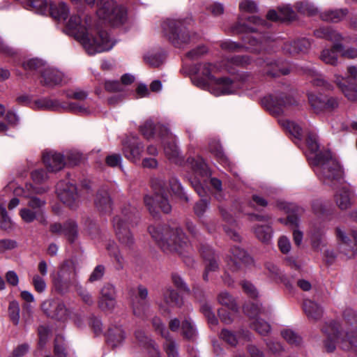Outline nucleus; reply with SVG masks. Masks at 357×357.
Wrapping results in <instances>:
<instances>
[{
    "mask_svg": "<svg viewBox=\"0 0 357 357\" xmlns=\"http://www.w3.org/2000/svg\"><path fill=\"white\" fill-rule=\"evenodd\" d=\"M193 70L195 75L191 78L192 83L215 96L235 93L253 79L252 75L248 72L238 73L234 79L226 77L216 79L213 74L219 71L220 68L217 65L210 63L197 64L194 66Z\"/></svg>",
    "mask_w": 357,
    "mask_h": 357,
    "instance_id": "1",
    "label": "nucleus"
},
{
    "mask_svg": "<svg viewBox=\"0 0 357 357\" xmlns=\"http://www.w3.org/2000/svg\"><path fill=\"white\" fill-rule=\"evenodd\" d=\"M66 29L68 34L79 41L89 55L109 51L116 44L106 31L98 25L93 26L90 18L83 23L79 15H72L66 22Z\"/></svg>",
    "mask_w": 357,
    "mask_h": 357,
    "instance_id": "2",
    "label": "nucleus"
},
{
    "mask_svg": "<svg viewBox=\"0 0 357 357\" xmlns=\"http://www.w3.org/2000/svg\"><path fill=\"white\" fill-rule=\"evenodd\" d=\"M148 230L165 252H177L183 257L188 266H192L194 259L190 256L192 248L181 228H171L167 225H151Z\"/></svg>",
    "mask_w": 357,
    "mask_h": 357,
    "instance_id": "3",
    "label": "nucleus"
},
{
    "mask_svg": "<svg viewBox=\"0 0 357 357\" xmlns=\"http://www.w3.org/2000/svg\"><path fill=\"white\" fill-rule=\"evenodd\" d=\"M140 132L147 139H160L167 159L172 163L182 165L183 158L176 144L175 137L168 128L160 123H154L151 119H148L140 126Z\"/></svg>",
    "mask_w": 357,
    "mask_h": 357,
    "instance_id": "4",
    "label": "nucleus"
},
{
    "mask_svg": "<svg viewBox=\"0 0 357 357\" xmlns=\"http://www.w3.org/2000/svg\"><path fill=\"white\" fill-rule=\"evenodd\" d=\"M239 10L241 14L238 17V21L231 27L233 33L259 32V36L266 33L263 30L269 28L271 24L255 15L248 16L246 14L257 12L258 6L256 2L252 0H243L239 3ZM266 34L270 36L268 33Z\"/></svg>",
    "mask_w": 357,
    "mask_h": 357,
    "instance_id": "5",
    "label": "nucleus"
},
{
    "mask_svg": "<svg viewBox=\"0 0 357 357\" xmlns=\"http://www.w3.org/2000/svg\"><path fill=\"white\" fill-rule=\"evenodd\" d=\"M310 166L318 179L325 185L335 188L344 181L342 168L331 152L325 153L324 157Z\"/></svg>",
    "mask_w": 357,
    "mask_h": 357,
    "instance_id": "6",
    "label": "nucleus"
},
{
    "mask_svg": "<svg viewBox=\"0 0 357 357\" xmlns=\"http://www.w3.org/2000/svg\"><path fill=\"white\" fill-rule=\"evenodd\" d=\"M242 40L245 45L231 40H226L221 42L220 47L222 50L229 52H241L244 49L255 54H271L275 52V41L271 36H268L266 33H263L258 37L246 35Z\"/></svg>",
    "mask_w": 357,
    "mask_h": 357,
    "instance_id": "7",
    "label": "nucleus"
},
{
    "mask_svg": "<svg viewBox=\"0 0 357 357\" xmlns=\"http://www.w3.org/2000/svg\"><path fill=\"white\" fill-rule=\"evenodd\" d=\"M138 218V212L135 206L128 204L121 209L120 215H115L112 224L119 242L124 247L130 248L135 243V238L128 226L135 223Z\"/></svg>",
    "mask_w": 357,
    "mask_h": 357,
    "instance_id": "8",
    "label": "nucleus"
},
{
    "mask_svg": "<svg viewBox=\"0 0 357 357\" xmlns=\"http://www.w3.org/2000/svg\"><path fill=\"white\" fill-rule=\"evenodd\" d=\"M314 35L319 38H323L331 42L333 45L331 48L324 49L320 54V59L326 64L336 66L338 62V55L337 51L342 50L344 45L341 43L342 40L352 41L357 43V38L347 40L338 31L332 26H321L314 31Z\"/></svg>",
    "mask_w": 357,
    "mask_h": 357,
    "instance_id": "9",
    "label": "nucleus"
},
{
    "mask_svg": "<svg viewBox=\"0 0 357 357\" xmlns=\"http://www.w3.org/2000/svg\"><path fill=\"white\" fill-rule=\"evenodd\" d=\"M192 20L191 17L167 19L162 24L165 36L176 47L181 48L193 40L194 35L191 36L188 31Z\"/></svg>",
    "mask_w": 357,
    "mask_h": 357,
    "instance_id": "10",
    "label": "nucleus"
},
{
    "mask_svg": "<svg viewBox=\"0 0 357 357\" xmlns=\"http://www.w3.org/2000/svg\"><path fill=\"white\" fill-rule=\"evenodd\" d=\"M96 15L103 23L112 26H119L126 20V10L124 7L113 0H97Z\"/></svg>",
    "mask_w": 357,
    "mask_h": 357,
    "instance_id": "11",
    "label": "nucleus"
},
{
    "mask_svg": "<svg viewBox=\"0 0 357 357\" xmlns=\"http://www.w3.org/2000/svg\"><path fill=\"white\" fill-rule=\"evenodd\" d=\"M79 284L75 266L71 261H64L60 266L56 275L53 278V284L56 291L63 294L78 286Z\"/></svg>",
    "mask_w": 357,
    "mask_h": 357,
    "instance_id": "12",
    "label": "nucleus"
},
{
    "mask_svg": "<svg viewBox=\"0 0 357 357\" xmlns=\"http://www.w3.org/2000/svg\"><path fill=\"white\" fill-rule=\"evenodd\" d=\"M151 187L154 192L153 196L146 195L144 197L145 206L149 213L153 217L158 215V208H160L164 213H168L172 210L167 197L163 188V183L159 180H153Z\"/></svg>",
    "mask_w": 357,
    "mask_h": 357,
    "instance_id": "13",
    "label": "nucleus"
},
{
    "mask_svg": "<svg viewBox=\"0 0 357 357\" xmlns=\"http://www.w3.org/2000/svg\"><path fill=\"white\" fill-rule=\"evenodd\" d=\"M33 109H47L54 111L63 110L76 114H84L90 113V109L85 105H81L76 102H60L57 100L43 98L35 100L31 105Z\"/></svg>",
    "mask_w": 357,
    "mask_h": 357,
    "instance_id": "14",
    "label": "nucleus"
},
{
    "mask_svg": "<svg viewBox=\"0 0 357 357\" xmlns=\"http://www.w3.org/2000/svg\"><path fill=\"white\" fill-rule=\"evenodd\" d=\"M335 82L349 100H357V68L356 66L348 67L346 77L335 75Z\"/></svg>",
    "mask_w": 357,
    "mask_h": 357,
    "instance_id": "15",
    "label": "nucleus"
},
{
    "mask_svg": "<svg viewBox=\"0 0 357 357\" xmlns=\"http://www.w3.org/2000/svg\"><path fill=\"white\" fill-rule=\"evenodd\" d=\"M296 103V101L292 96H287L284 93L269 95L261 100L262 105L274 116L281 114L287 107Z\"/></svg>",
    "mask_w": 357,
    "mask_h": 357,
    "instance_id": "16",
    "label": "nucleus"
},
{
    "mask_svg": "<svg viewBox=\"0 0 357 357\" xmlns=\"http://www.w3.org/2000/svg\"><path fill=\"white\" fill-rule=\"evenodd\" d=\"M56 194L59 200L70 209H76L80 202L75 185L67 181H61L56 185Z\"/></svg>",
    "mask_w": 357,
    "mask_h": 357,
    "instance_id": "17",
    "label": "nucleus"
},
{
    "mask_svg": "<svg viewBox=\"0 0 357 357\" xmlns=\"http://www.w3.org/2000/svg\"><path fill=\"white\" fill-rule=\"evenodd\" d=\"M277 206L280 210L288 214L286 219L279 218L278 221L291 227H299L301 216L305 213V209L294 203H288L282 201L277 202Z\"/></svg>",
    "mask_w": 357,
    "mask_h": 357,
    "instance_id": "18",
    "label": "nucleus"
},
{
    "mask_svg": "<svg viewBox=\"0 0 357 357\" xmlns=\"http://www.w3.org/2000/svg\"><path fill=\"white\" fill-rule=\"evenodd\" d=\"M253 263V259L247 252L239 246H233L230 250L229 259L227 261L228 268L237 271L243 266H248Z\"/></svg>",
    "mask_w": 357,
    "mask_h": 357,
    "instance_id": "19",
    "label": "nucleus"
},
{
    "mask_svg": "<svg viewBox=\"0 0 357 357\" xmlns=\"http://www.w3.org/2000/svg\"><path fill=\"white\" fill-rule=\"evenodd\" d=\"M122 151L125 158L137 162L140 160L144 151V145L135 136L127 137L122 141Z\"/></svg>",
    "mask_w": 357,
    "mask_h": 357,
    "instance_id": "20",
    "label": "nucleus"
},
{
    "mask_svg": "<svg viewBox=\"0 0 357 357\" xmlns=\"http://www.w3.org/2000/svg\"><path fill=\"white\" fill-rule=\"evenodd\" d=\"M42 309L47 316L61 321H66L70 311L65 304L59 300H47L43 303Z\"/></svg>",
    "mask_w": 357,
    "mask_h": 357,
    "instance_id": "21",
    "label": "nucleus"
},
{
    "mask_svg": "<svg viewBox=\"0 0 357 357\" xmlns=\"http://www.w3.org/2000/svg\"><path fill=\"white\" fill-rule=\"evenodd\" d=\"M306 145L307 150L305 155L310 165L324 157L325 153L330 152L328 150L320 149L318 136L314 130L307 132Z\"/></svg>",
    "mask_w": 357,
    "mask_h": 357,
    "instance_id": "22",
    "label": "nucleus"
},
{
    "mask_svg": "<svg viewBox=\"0 0 357 357\" xmlns=\"http://www.w3.org/2000/svg\"><path fill=\"white\" fill-rule=\"evenodd\" d=\"M50 231L56 235H64L69 242L73 243L78 236V227L73 220H68L61 225L54 222L50 225Z\"/></svg>",
    "mask_w": 357,
    "mask_h": 357,
    "instance_id": "23",
    "label": "nucleus"
},
{
    "mask_svg": "<svg viewBox=\"0 0 357 357\" xmlns=\"http://www.w3.org/2000/svg\"><path fill=\"white\" fill-rule=\"evenodd\" d=\"M138 296L132 301V310L135 316L144 318L150 308V304L147 300L149 291L147 288L142 285L138 286Z\"/></svg>",
    "mask_w": 357,
    "mask_h": 357,
    "instance_id": "24",
    "label": "nucleus"
},
{
    "mask_svg": "<svg viewBox=\"0 0 357 357\" xmlns=\"http://www.w3.org/2000/svg\"><path fill=\"white\" fill-rule=\"evenodd\" d=\"M201 255L205 261V271L203 274V279L208 281L209 273L217 271L219 269V264L217 261V256L212 248L207 245H202L199 249Z\"/></svg>",
    "mask_w": 357,
    "mask_h": 357,
    "instance_id": "25",
    "label": "nucleus"
},
{
    "mask_svg": "<svg viewBox=\"0 0 357 357\" xmlns=\"http://www.w3.org/2000/svg\"><path fill=\"white\" fill-rule=\"evenodd\" d=\"M336 236L341 241L340 250L348 258L354 257L357 252V231L352 232L355 243H353L340 228H336Z\"/></svg>",
    "mask_w": 357,
    "mask_h": 357,
    "instance_id": "26",
    "label": "nucleus"
},
{
    "mask_svg": "<svg viewBox=\"0 0 357 357\" xmlns=\"http://www.w3.org/2000/svg\"><path fill=\"white\" fill-rule=\"evenodd\" d=\"M163 302L158 304L160 310L169 312V307H181L182 299L179 294L171 287H166L162 291Z\"/></svg>",
    "mask_w": 357,
    "mask_h": 357,
    "instance_id": "27",
    "label": "nucleus"
},
{
    "mask_svg": "<svg viewBox=\"0 0 357 357\" xmlns=\"http://www.w3.org/2000/svg\"><path fill=\"white\" fill-rule=\"evenodd\" d=\"M43 161L50 172H58L65 166L64 155L54 151H45Z\"/></svg>",
    "mask_w": 357,
    "mask_h": 357,
    "instance_id": "28",
    "label": "nucleus"
},
{
    "mask_svg": "<svg viewBox=\"0 0 357 357\" xmlns=\"http://www.w3.org/2000/svg\"><path fill=\"white\" fill-rule=\"evenodd\" d=\"M334 188H337L334 195V200L337 206L341 210L349 208L351 205L352 191L343 182Z\"/></svg>",
    "mask_w": 357,
    "mask_h": 357,
    "instance_id": "29",
    "label": "nucleus"
},
{
    "mask_svg": "<svg viewBox=\"0 0 357 357\" xmlns=\"http://www.w3.org/2000/svg\"><path fill=\"white\" fill-rule=\"evenodd\" d=\"M268 277L276 283H282L289 289L293 288V282L284 275L282 271L273 263L266 262L265 264Z\"/></svg>",
    "mask_w": 357,
    "mask_h": 357,
    "instance_id": "30",
    "label": "nucleus"
},
{
    "mask_svg": "<svg viewBox=\"0 0 357 357\" xmlns=\"http://www.w3.org/2000/svg\"><path fill=\"white\" fill-rule=\"evenodd\" d=\"M258 63L263 68L262 73L272 77L278 76L280 74L287 75L290 72L289 68H283L279 61H272L269 59L258 60Z\"/></svg>",
    "mask_w": 357,
    "mask_h": 357,
    "instance_id": "31",
    "label": "nucleus"
},
{
    "mask_svg": "<svg viewBox=\"0 0 357 357\" xmlns=\"http://www.w3.org/2000/svg\"><path fill=\"white\" fill-rule=\"evenodd\" d=\"M107 339L112 347L121 345L126 337V333L122 326L119 324H112L107 332Z\"/></svg>",
    "mask_w": 357,
    "mask_h": 357,
    "instance_id": "32",
    "label": "nucleus"
},
{
    "mask_svg": "<svg viewBox=\"0 0 357 357\" xmlns=\"http://www.w3.org/2000/svg\"><path fill=\"white\" fill-rule=\"evenodd\" d=\"M311 46L309 39L303 38L294 40L286 42L283 45L284 52L291 55H296L300 53H305Z\"/></svg>",
    "mask_w": 357,
    "mask_h": 357,
    "instance_id": "33",
    "label": "nucleus"
},
{
    "mask_svg": "<svg viewBox=\"0 0 357 357\" xmlns=\"http://www.w3.org/2000/svg\"><path fill=\"white\" fill-rule=\"evenodd\" d=\"M97 209L102 213H110L113 210V203L107 190L102 188L98 191L94 200Z\"/></svg>",
    "mask_w": 357,
    "mask_h": 357,
    "instance_id": "34",
    "label": "nucleus"
},
{
    "mask_svg": "<svg viewBox=\"0 0 357 357\" xmlns=\"http://www.w3.org/2000/svg\"><path fill=\"white\" fill-rule=\"evenodd\" d=\"M40 75L42 77L40 82L48 86L60 84L63 78V75L61 71L47 66L41 71Z\"/></svg>",
    "mask_w": 357,
    "mask_h": 357,
    "instance_id": "35",
    "label": "nucleus"
},
{
    "mask_svg": "<svg viewBox=\"0 0 357 357\" xmlns=\"http://www.w3.org/2000/svg\"><path fill=\"white\" fill-rule=\"evenodd\" d=\"M135 337L140 347H142L150 356V357H161L158 348L155 342L146 336L142 331H137Z\"/></svg>",
    "mask_w": 357,
    "mask_h": 357,
    "instance_id": "36",
    "label": "nucleus"
},
{
    "mask_svg": "<svg viewBox=\"0 0 357 357\" xmlns=\"http://www.w3.org/2000/svg\"><path fill=\"white\" fill-rule=\"evenodd\" d=\"M220 337L225 342L229 344L231 346H236L238 343V340L241 337L246 341H250L252 340V335L248 331H243L241 333L237 336L235 333L227 329H222Z\"/></svg>",
    "mask_w": 357,
    "mask_h": 357,
    "instance_id": "37",
    "label": "nucleus"
},
{
    "mask_svg": "<svg viewBox=\"0 0 357 357\" xmlns=\"http://www.w3.org/2000/svg\"><path fill=\"white\" fill-rule=\"evenodd\" d=\"M20 215L22 220L26 223H31L34 220L38 221L43 225H47L46 215L31 209L29 207L22 208L20 211Z\"/></svg>",
    "mask_w": 357,
    "mask_h": 357,
    "instance_id": "38",
    "label": "nucleus"
},
{
    "mask_svg": "<svg viewBox=\"0 0 357 357\" xmlns=\"http://www.w3.org/2000/svg\"><path fill=\"white\" fill-rule=\"evenodd\" d=\"M303 308L310 320L317 321L323 315V310L317 303L306 299L303 301Z\"/></svg>",
    "mask_w": 357,
    "mask_h": 357,
    "instance_id": "39",
    "label": "nucleus"
},
{
    "mask_svg": "<svg viewBox=\"0 0 357 357\" xmlns=\"http://www.w3.org/2000/svg\"><path fill=\"white\" fill-rule=\"evenodd\" d=\"M69 10L67 3L63 1L50 4V13L52 17L58 20L66 21Z\"/></svg>",
    "mask_w": 357,
    "mask_h": 357,
    "instance_id": "40",
    "label": "nucleus"
},
{
    "mask_svg": "<svg viewBox=\"0 0 357 357\" xmlns=\"http://www.w3.org/2000/svg\"><path fill=\"white\" fill-rule=\"evenodd\" d=\"M349 13L347 8L328 10L320 14L322 20L330 22H339L342 20Z\"/></svg>",
    "mask_w": 357,
    "mask_h": 357,
    "instance_id": "41",
    "label": "nucleus"
},
{
    "mask_svg": "<svg viewBox=\"0 0 357 357\" xmlns=\"http://www.w3.org/2000/svg\"><path fill=\"white\" fill-rule=\"evenodd\" d=\"M25 9L36 13L45 15L50 8V5L46 0H26L23 2Z\"/></svg>",
    "mask_w": 357,
    "mask_h": 357,
    "instance_id": "42",
    "label": "nucleus"
},
{
    "mask_svg": "<svg viewBox=\"0 0 357 357\" xmlns=\"http://www.w3.org/2000/svg\"><path fill=\"white\" fill-rule=\"evenodd\" d=\"M326 229L322 224H314L311 227L310 236L312 246L315 249L319 248L323 243V238L325 235Z\"/></svg>",
    "mask_w": 357,
    "mask_h": 357,
    "instance_id": "43",
    "label": "nucleus"
},
{
    "mask_svg": "<svg viewBox=\"0 0 357 357\" xmlns=\"http://www.w3.org/2000/svg\"><path fill=\"white\" fill-rule=\"evenodd\" d=\"M279 123L285 128L296 140L300 142L303 137V129L296 123L287 119H279Z\"/></svg>",
    "mask_w": 357,
    "mask_h": 357,
    "instance_id": "44",
    "label": "nucleus"
},
{
    "mask_svg": "<svg viewBox=\"0 0 357 357\" xmlns=\"http://www.w3.org/2000/svg\"><path fill=\"white\" fill-rule=\"evenodd\" d=\"M66 96L69 99H75L78 102H75L76 103H79L81 105H85L88 107L90 109V113L84 114V115H89L94 112V110L89 105L87 102H82L84 100L87 99L88 93L84 90L77 89L74 91H68L66 93ZM68 102H73L72 101H69Z\"/></svg>",
    "mask_w": 357,
    "mask_h": 357,
    "instance_id": "45",
    "label": "nucleus"
},
{
    "mask_svg": "<svg viewBox=\"0 0 357 357\" xmlns=\"http://www.w3.org/2000/svg\"><path fill=\"white\" fill-rule=\"evenodd\" d=\"M251 62V57L248 55L235 56L229 59L225 63H224L225 70L229 73H233L234 71L230 66L234 65L237 66H245Z\"/></svg>",
    "mask_w": 357,
    "mask_h": 357,
    "instance_id": "46",
    "label": "nucleus"
},
{
    "mask_svg": "<svg viewBox=\"0 0 357 357\" xmlns=\"http://www.w3.org/2000/svg\"><path fill=\"white\" fill-rule=\"evenodd\" d=\"M24 196L29 198L27 202V206L31 208V209L36 211V212H40L43 215L45 214V207L46 205V200L43 199H40L37 197L35 195H24Z\"/></svg>",
    "mask_w": 357,
    "mask_h": 357,
    "instance_id": "47",
    "label": "nucleus"
},
{
    "mask_svg": "<svg viewBox=\"0 0 357 357\" xmlns=\"http://www.w3.org/2000/svg\"><path fill=\"white\" fill-rule=\"evenodd\" d=\"M187 163L192 169L201 175H207L208 173V167L203 158L197 157V158H189Z\"/></svg>",
    "mask_w": 357,
    "mask_h": 357,
    "instance_id": "48",
    "label": "nucleus"
},
{
    "mask_svg": "<svg viewBox=\"0 0 357 357\" xmlns=\"http://www.w3.org/2000/svg\"><path fill=\"white\" fill-rule=\"evenodd\" d=\"M107 249L109 252V254L111 257H114L115 260V267L117 270H121L123 268L124 266V258L121 255L118 247L116 245L113 243H108L107 246Z\"/></svg>",
    "mask_w": 357,
    "mask_h": 357,
    "instance_id": "49",
    "label": "nucleus"
},
{
    "mask_svg": "<svg viewBox=\"0 0 357 357\" xmlns=\"http://www.w3.org/2000/svg\"><path fill=\"white\" fill-rule=\"evenodd\" d=\"M209 150L210 151L214 154V155L217 158L218 161L224 165H227L229 167L230 162L227 158V157L224 153L222 146L219 144L218 142L213 141L209 144Z\"/></svg>",
    "mask_w": 357,
    "mask_h": 357,
    "instance_id": "50",
    "label": "nucleus"
},
{
    "mask_svg": "<svg viewBox=\"0 0 357 357\" xmlns=\"http://www.w3.org/2000/svg\"><path fill=\"white\" fill-rule=\"evenodd\" d=\"M253 230L257 238L262 242L267 243L272 237L273 230L268 225H257L253 228Z\"/></svg>",
    "mask_w": 357,
    "mask_h": 357,
    "instance_id": "51",
    "label": "nucleus"
},
{
    "mask_svg": "<svg viewBox=\"0 0 357 357\" xmlns=\"http://www.w3.org/2000/svg\"><path fill=\"white\" fill-rule=\"evenodd\" d=\"M218 302L232 312H236L238 310L237 305L234 298L227 292L222 291L218 296Z\"/></svg>",
    "mask_w": 357,
    "mask_h": 357,
    "instance_id": "52",
    "label": "nucleus"
},
{
    "mask_svg": "<svg viewBox=\"0 0 357 357\" xmlns=\"http://www.w3.org/2000/svg\"><path fill=\"white\" fill-rule=\"evenodd\" d=\"M181 331L185 338L192 340L197 335L196 328L190 318H185L182 321Z\"/></svg>",
    "mask_w": 357,
    "mask_h": 357,
    "instance_id": "53",
    "label": "nucleus"
},
{
    "mask_svg": "<svg viewBox=\"0 0 357 357\" xmlns=\"http://www.w3.org/2000/svg\"><path fill=\"white\" fill-rule=\"evenodd\" d=\"M47 65L42 60L31 59L24 61L22 64L24 69L26 71H36L41 73Z\"/></svg>",
    "mask_w": 357,
    "mask_h": 357,
    "instance_id": "54",
    "label": "nucleus"
},
{
    "mask_svg": "<svg viewBox=\"0 0 357 357\" xmlns=\"http://www.w3.org/2000/svg\"><path fill=\"white\" fill-rule=\"evenodd\" d=\"M169 186L173 194L179 199L188 202V197L183 191V188L176 178H172L169 180Z\"/></svg>",
    "mask_w": 357,
    "mask_h": 357,
    "instance_id": "55",
    "label": "nucleus"
},
{
    "mask_svg": "<svg viewBox=\"0 0 357 357\" xmlns=\"http://www.w3.org/2000/svg\"><path fill=\"white\" fill-rule=\"evenodd\" d=\"M282 337L292 346H299L302 343V337L294 331L287 328L281 331Z\"/></svg>",
    "mask_w": 357,
    "mask_h": 357,
    "instance_id": "56",
    "label": "nucleus"
},
{
    "mask_svg": "<svg viewBox=\"0 0 357 357\" xmlns=\"http://www.w3.org/2000/svg\"><path fill=\"white\" fill-rule=\"evenodd\" d=\"M6 201L0 195V228L4 230L11 228L12 222L3 205Z\"/></svg>",
    "mask_w": 357,
    "mask_h": 357,
    "instance_id": "57",
    "label": "nucleus"
},
{
    "mask_svg": "<svg viewBox=\"0 0 357 357\" xmlns=\"http://www.w3.org/2000/svg\"><path fill=\"white\" fill-rule=\"evenodd\" d=\"M244 313L251 319H257L259 314L263 312L261 305L255 303H248L243 306Z\"/></svg>",
    "mask_w": 357,
    "mask_h": 357,
    "instance_id": "58",
    "label": "nucleus"
},
{
    "mask_svg": "<svg viewBox=\"0 0 357 357\" xmlns=\"http://www.w3.org/2000/svg\"><path fill=\"white\" fill-rule=\"evenodd\" d=\"M165 59V54L160 52L149 53L144 56L146 63L154 68L159 67L162 65Z\"/></svg>",
    "mask_w": 357,
    "mask_h": 357,
    "instance_id": "59",
    "label": "nucleus"
},
{
    "mask_svg": "<svg viewBox=\"0 0 357 357\" xmlns=\"http://www.w3.org/2000/svg\"><path fill=\"white\" fill-rule=\"evenodd\" d=\"M296 8L298 13L307 15H314L317 11L314 5L307 1L297 2Z\"/></svg>",
    "mask_w": 357,
    "mask_h": 357,
    "instance_id": "60",
    "label": "nucleus"
},
{
    "mask_svg": "<svg viewBox=\"0 0 357 357\" xmlns=\"http://www.w3.org/2000/svg\"><path fill=\"white\" fill-rule=\"evenodd\" d=\"M164 343V349L168 357H180L178 351V347L176 342L169 337L167 336Z\"/></svg>",
    "mask_w": 357,
    "mask_h": 357,
    "instance_id": "61",
    "label": "nucleus"
},
{
    "mask_svg": "<svg viewBox=\"0 0 357 357\" xmlns=\"http://www.w3.org/2000/svg\"><path fill=\"white\" fill-rule=\"evenodd\" d=\"M204 6L208 11L215 17L222 15L225 10L223 4L211 0H206Z\"/></svg>",
    "mask_w": 357,
    "mask_h": 357,
    "instance_id": "62",
    "label": "nucleus"
},
{
    "mask_svg": "<svg viewBox=\"0 0 357 357\" xmlns=\"http://www.w3.org/2000/svg\"><path fill=\"white\" fill-rule=\"evenodd\" d=\"M250 326L261 335H266L271 331L270 324L262 319H257L251 324Z\"/></svg>",
    "mask_w": 357,
    "mask_h": 357,
    "instance_id": "63",
    "label": "nucleus"
},
{
    "mask_svg": "<svg viewBox=\"0 0 357 357\" xmlns=\"http://www.w3.org/2000/svg\"><path fill=\"white\" fill-rule=\"evenodd\" d=\"M20 305L17 301H13L9 303L8 314L10 320L15 326L20 322Z\"/></svg>",
    "mask_w": 357,
    "mask_h": 357,
    "instance_id": "64",
    "label": "nucleus"
}]
</instances>
